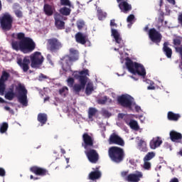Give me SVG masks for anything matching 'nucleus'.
Segmentation results:
<instances>
[{
  "instance_id": "1",
  "label": "nucleus",
  "mask_w": 182,
  "mask_h": 182,
  "mask_svg": "<svg viewBox=\"0 0 182 182\" xmlns=\"http://www.w3.org/2000/svg\"><path fill=\"white\" fill-rule=\"evenodd\" d=\"M11 48L14 50H21L23 53H31L35 50L36 48V43L35 41L29 37H25L24 33H14L11 34Z\"/></svg>"
},
{
  "instance_id": "2",
  "label": "nucleus",
  "mask_w": 182,
  "mask_h": 182,
  "mask_svg": "<svg viewBox=\"0 0 182 182\" xmlns=\"http://www.w3.org/2000/svg\"><path fill=\"white\" fill-rule=\"evenodd\" d=\"M127 69L132 73V75H139V76H142V77H146V68L144 66L139 63L133 62L132 59L127 58L125 63Z\"/></svg>"
},
{
  "instance_id": "3",
  "label": "nucleus",
  "mask_w": 182,
  "mask_h": 182,
  "mask_svg": "<svg viewBox=\"0 0 182 182\" xmlns=\"http://www.w3.org/2000/svg\"><path fill=\"white\" fill-rule=\"evenodd\" d=\"M108 156L114 163H122L124 160V149L119 146H111L108 149Z\"/></svg>"
},
{
  "instance_id": "4",
  "label": "nucleus",
  "mask_w": 182,
  "mask_h": 182,
  "mask_svg": "<svg viewBox=\"0 0 182 182\" xmlns=\"http://www.w3.org/2000/svg\"><path fill=\"white\" fill-rule=\"evenodd\" d=\"M70 55H75L74 56L66 55L63 58V63L62 65V69L64 72H72V65H73V62H76L79 59L77 55L79 52L77 50H75V48L70 49Z\"/></svg>"
},
{
  "instance_id": "5",
  "label": "nucleus",
  "mask_w": 182,
  "mask_h": 182,
  "mask_svg": "<svg viewBox=\"0 0 182 182\" xmlns=\"http://www.w3.org/2000/svg\"><path fill=\"white\" fill-rule=\"evenodd\" d=\"M16 90L17 92L16 97L18 102L23 106H28V90H26L23 85L19 83L16 87Z\"/></svg>"
},
{
  "instance_id": "6",
  "label": "nucleus",
  "mask_w": 182,
  "mask_h": 182,
  "mask_svg": "<svg viewBox=\"0 0 182 182\" xmlns=\"http://www.w3.org/2000/svg\"><path fill=\"white\" fill-rule=\"evenodd\" d=\"M14 23V17L6 13L0 17V26L4 32H8L12 29V24Z\"/></svg>"
},
{
  "instance_id": "7",
  "label": "nucleus",
  "mask_w": 182,
  "mask_h": 182,
  "mask_svg": "<svg viewBox=\"0 0 182 182\" xmlns=\"http://www.w3.org/2000/svg\"><path fill=\"white\" fill-rule=\"evenodd\" d=\"M117 102L119 106H122V107L132 110V106H133L134 98L127 94H122V95L117 97Z\"/></svg>"
},
{
  "instance_id": "8",
  "label": "nucleus",
  "mask_w": 182,
  "mask_h": 182,
  "mask_svg": "<svg viewBox=\"0 0 182 182\" xmlns=\"http://www.w3.org/2000/svg\"><path fill=\"white\" fill-rule=\"evenodd\" d=\"M30 60L31 62V66L33 69H40L43 64L45 58H43L41 52L36 51L30 55Z\"/></svg>"
},
{
  "instance_id": "9",
  "label": "nucleus",
  "mask_w": 182,
  "mask_h": 182,
  "mask_svg": "<svg viewBox=\"0 0 182 182\" xmlns=\"http://www.w3.org/2000/svg\"><path fill=\"white\" fill-rule=\"evenodd\" d=\"M63 44L60 42V40L56 38H51L47 40V49L50 52H58L60 49H62Z\"/></svg>"
},
{
  "instance_id": "10",
  "label": "nucleus",
  "mask_w": 182,
  "mask_h": 182,
  "mask_svg": "<svg viewBox=\"0 0 182 182\" xmlns=\"http://www.w3.org/2000/svg\"><path fill=\"white\" fill-rule=\"evenodd\" d=\"M149 37L151 42L156 43V45H159L160 42H161V39H163V36H161V33L157 31V30H156L154 28H151L149 31Z\"/></svg>"
},
{
  "instance_id": "11",
  "label": "nucleus",
  "mask_w": 182,
  "mask_h": 182,
  "mask_svg": "<svg viewBox=\"0 0 182 182\" xmlns=\"http://www.w3.org/2000/svg\"><path fill=\"white\" fill-rule=\"evenodd\" d=\"M73 76L75 78L78 82H80L81 79L84 80V82H87L89 80V70L85 69L81 71H74L73 72Z\"/></svg>"
},
{
  "instance_id": "12",
  "label": "nucleus",
  "mask_w": 182,
  "mask_h": 182,
  "mask_svg": "<svg viewBox=\"0 0 182 182\" xmlns=\"http://www.w3.org/2000/svg\"><path fill=\"white\" fill-rule=\"evenodd\" d=\"M85 154L90 163L96 164L99 161V153L95 149H90L85 151Z\"/></svg>"
},
{
  "instance_id": "13",
  "label": "nucleus",
  "mask_w": 182,
  "mask_h": 182,
  "mask_svg": "<svg viewBox=\"0 0 182 182\" xmlns=\"http://www.w3.org/2000/svg\"><path fill=\"white\" fill-rule=\"evenodd\" d=\"M82 141H83L82 143V147L87 149H89V147H93L95 139H93V137L89 135V134L85 132L82 134Z\"/></svg>"
},
{
  "instance_id": "14",
  "label": "nucleus",
  "mask_w": 182,
  "mask_h": 182,
  "mask_svg": "<svg viewBox=\"0 0 182 182\" xmlns=\"http://www.w3.org/2000/svg\"><path fill=\"white\" fill-rule=\"evenodd\" d=\"M118 6L123 14H129L132 11V4L127 3V0H117Z\"/></svg>"
},
{
  "instance_id": "15",
  "label": "nucleus",
  "mask_w": 182,
  "mask_h": 182,
  "mask_svg": "<svg viewBox=\"0 0 182 182\" xmlns=\"http://www.w3.org/2000/svg\"><path fill=\"white\" fill-rule=\"evenodd\" d=\"M109 143L110 144H117V146H124V141L116 133H112L110 135L109 138Z\"/></svg>"
},
{
  "instance_id": "16",
  "label": "nucleus",
  "mask_w": 182,
  "mask_h": 182,
  "mask_svg": "<svg viewBox=\"0 0 182 182\" xmlns=\"http://www.w3.org/2000/svg\"><path fill=\"white\" fill-rule=\"evenodd\" d=\"M87 83V81H85L83 78H81L80 82H79V84H75L73 87V92L75 95H80L82 90H85V87H86Z\"/></svg>"
},
{
  "instance_id": "17",
  "label": "nucleus",
  "mask_w": 182,
  "mask_h": 182,
  "mask_svg": "<svg viewBox=\"0 0 182 182\" xmlns=\"http://www.w3.org/2000/svg\"><path fill=\"white\" fill-rule=\"evenodd\" d=\"M17 63L21 68L23 72L26 73L29 70V65L31 63L29 57H24L23 60H18Z\"/></svg>"
},
{
  "instance_id": "18",
  "label": "nucleus",
  "mask_w": 182,
  "mask_h": 182,
  "mask_svg": "<svg viewBox=\"0 0 182 182\" xmlns=\"http://www.w3.org/2000/svg\"><path fill=\"white\" fill-rule=\"evenodd\" d=\"M30 171H31V173H33V174H36V176H40L41 177L46 176L48 173L46 168L36 166L31 167Z\"/></svg>"
},
{
  "instance_id": "19",
  "label": "nucleus",
  "mask_w": 182,
  "mask_h": 182,
  "mask_svg": "<svg viewBox=\"0 0 182 182\" xmlns=\"http://www.w3.org/2000/svg\"><path fill=\"white\" fill-rule=\"evenodd\" d=\"M143 178V173L140 171H135L134 173H129L127 177V181L128 182H139L141 178Z\"/></svg>"
},
{
  "instance_id": "20",
  "label": "nucleus",
  "mask_w": 182,
  "mask_h": 182,
  "mask_svg": "<svg viewBox=\"0 0 182 182\" xmlns=\"http://www.w3.org/2000/svg\"><path fill=\"white\" fill-rule=\"evenodd\" d=\"M55 26L57 29H65V23L62 21V16L59 13L54 14Z\"/></svg>"
},
{
  "instance_id": "21",
  "label": "nucleus",
  "mask_w": 182,
  "mask_h": 182,
  "mask_svg": "<svg viewBox=\"0 0 182 182\" xmlns=\"http://www.w3.org/2000/svg\"><path fill=\"white\" fill-rule=\"evenodd\" d=\"M111 31L112 36L114 37L116 43H118L119 48H123V46H124V42L122 39V37H120V33H119V31L114 28H112Z\"/></svg>"
},
{
  "instance_id": "22",
  "label": "nucleus",
  "mask_w": 182,
  "mask_h": 182,
  "mask_svg": "<svg viewBox=\"0 0 182 182\" xmlns=\"http://www.w3.org/2000/svg\"><path fill=\"white\" fill-rule=\"evenodd\" d=\"M75 38L77 43H80L81 45H86V42H87V36L83 34L81 32L77 33Z\"/></svg>"
},
{
  "instance_id": "23",
  "label": "nucleus",
  "mask_w": 182,
  "mask_h": 182,
  "mask_svg": "<svg viewBox=\"0 0 182 182\" xmlns=\"http://www.w3.org/2000/svg\"><path fill=\"white\" fill-rule=\"evenodd\" d=\"M163 143V141L161 139L159 136L154 138L149 143V146L152 150H155V149H157V147H160L161 146V144Z\"/></svg>"
},
{
  "instance_id": "24",
  "label": "nucleus",
  "mask_w": 182,
  "mask_h": 182,
  "mask_svg": "<svg viewBox=\"0 0 182 182\" xmlns=\"http://www.w3.org/2000/svg\"><path fill=\"white\" fill-rule=\"evenodd\" d=\"M162 50L168 59L173 55V50L168 47V42L164 43Z\"/></svg>"
},
{
  "instance_id": "25",
  "label": "nucleus",
  "mask_w": 182,
  "mask_h": 182,
  "mask_svg": "<svg viewBox=\"0 0 182 182\" xmlns=\"http://www.w3.org/2000/svg\"><path fill=\"white\" fill-rule=\"evenodd\" d=\"M169 134L171 141L177 142L182 139V134L180 132H177L176 131H171Z\"/></svg>"
},
{
  "instance_id": "26",
  "label": "nucleus",
  "mask_w": 182,
  "mask_h": 182,
  "mask_svg": "<svg viewBox=\"0 0 182 182\" xmlns=\"http://www.w3.org/2000/svg\"><path fill=\"white\" fill-rule=\"evenodd\" d=\"M181 117L180 114H176L171 111H169L167 114V119L171 122H178V119Z\"/></svg>"
},
{
  "instance_id": "27",
  "label": "nucleus",
  "mask_w": 182,
  "mask_h": 182,
  "mask_svg": "<svg viewBox=\"0 0 182 182\" xmlns=\"http://www.w3.org/2000/svg\"><path fill=\"white\" fill-rule=\"evenodd\" d=\"M100 177H102V172H100V171H98V168H97L96 171H92L89 173L90 180H99Z\"/></svg>"
},
{
  "instance_id": "28",
  "label": "nucleus",
  "mask_w": 182,
  "mask_h": 182,
  "mask_svg": "<svg viewBox=\"0 0 182 182\" xmlns=\"http://www.w3.org/2000/svg\"><path fill=\"white\" fill-rule=\"evenodd\" d=\"M37 120L41 123V126H44L48 122V114L45 113H39L37 117Z\"/></svg>"
},
{
  "instance_id": "29",
  "label": "nucleus",
  "mask_w": 182,
  "mask_h": 182,
  "mask_svg": "<svg viewBox=\"0 0 182 182\" xmlns=\"http://www.w3.org/2000/svg\"><path fill=\"white\" fill-rule=\"evenodd\" d=\"M43 12L47 16H52L53 15V8H52V6L46 4L43 6Z\"/></svg>"
},
{
  "instance_id": "30",
  "label": "nucleus",
  "mask_w": 182,
  "mask_h": 182,
  "mask_svg": "<svg viewBox=\"0 0 182 182\" xmlns=\"http://www.w3.org/2000/svg\"><path fill=\"white\" fill-rule=\"evenodd\" d=\"M138 149L140 151L146 153L148 151L147 144L143 139H140L138 143Z\"/></svg>"
},
{
  "instance_id": "31",
  "label": "nucleus",
  "mask_w": 182,
  "mask_h": 182,
  "mask_svg": "<svg viewBox=\"0 0 182 182\" xmlns=\"http://www.w3.org/2000/svg\"><path fill=\"white\" fill-rule=\"evenodd\" d=\"M95 88L93 87V82H87L85 87V94L87 96H90V94L92 93Z\"/></svg>"
},
{
  "instance_id": "32",
  "label": "nucleus",
  "mask_w": 182,
  "mask_h": 182,
  "mask_svg": "<svg viewBox=\"0 0 182 182\" xmlns=\"http://www.w3.org/2000/svg\"><path fill=\"white\" fill-rule=\"evenodd\" d=\"M59 12L63 16H69V15H70V12H72V9H70V8L65 6L60 9Z\"/></svg>"
},
{
  "instance_id": "33",
  "label": "nucleus",
  "mask_w": 182,
  "mask_h": 182,
  "mask_svg": "<svg viewBox=\"0 0 182 182\" xmlns=\"http://www.w3.org/2000/svg\"><path fill=\"white\" fill-rule=\"evenodd\" d=\"M97 16L98 17L99 21H103V19L106 18V16H107V13L104 12L103 10L98 8L97 11Z\"/></svg>"
},
{
  "instance_id": "34",
  "label": "nucleus",
  "mask_w": 182,
  "mask_h": 182,
  "mask_svg": "<svg viewBox=\"0 0 182 182\" xmlns=\"http://www.w3.org/2000/svg\"><path fill=\"white\" fill-rule=\"evenodd\" d=\"M129 126L133 130L137 131V130H139V129H140V127H139V124L137 123V121H136L134 119H131L130 120V122L129 123Z\"/></svg>"
},
{
  "instance_id": "35",
  "label": "nucleus",
  "mask_w": 182,
  "mask_h": 182,
  "mask_svg": "<svg viewBox=\"0 0 182 182\" xmlns=\"http://www.w3.org/2000/svg\"><path fill=\"white\" fill-rule=\"evenodd\" d=\"M10 76L11 75L9 74V73L6 71H3L0 77V82H3L4 83H5V82H6L9 79Z\"/></svg>"
},
{
  "instance_id": "36",
  "label": "nucleus",
  "mask_w": 182,
  "mask_h": 182,
  "mask_svg": "<svg viewBox=\"0 0 182 182\" xmlns=\"http://www.w3.org/2000/svg\"><path fill=\"white\" fill-rule=\"evenodd\" d=\"M156 157V153L151 151L146 154V155L144 157V161H150L152 159Z\"/></svg>"
},
{
  "instance_id": "37",
  "label": "nucleus",
  "mask_w": 182,
  "mask_h": 182,
  "mask_svg": "<svg viewBox=\"0 0 182 182\" xmlns=\"http://www.w3.org/2000/svg\"><path fill=\"white\" fill-rule=\"evenodd\" d=\"M97 113V109L95 107H90L88 109V119H93L94 116H96Z\"/></svg>"
},
{
  "instance_id": "38",
  "label": "nucleus",
  "mask_w": 182,
  "mask_h": 182,
  "mask_svg": "<svg viewBox=\"0 0 182 182\" xmlns=\"http://www.w3.org/2000/svg\"><path fill=\"white\" fill-rule=\"evenodd\" d=\"M9 127V125L8 124L7 122H3L0 127V133H1V134H4V133H6Z\"/></svg>"
},
{
  "instance_id": "39",
  "label": "nucleus",
  "mask_w": 182,
  "mask_h": 182,
  "mask_svg": "<svg viewBox=\"0 0 182 182\" xmlns=\"http://www.w3.org/2000/svg\"><path fill=\"white\" fill-rule=\"evenodd\" d=\"M76 25H77V28L78 29V31H82V29H83V28H85V21L83 20H78L76 22Z\"/></svg>"
},
{
  "instance_id": "40",
  "label": "nucleus",
  "mask_w": 182,
  "mask_h": 182,
  "mask_svg": "<svg viewBox=\"0 0 182 182\" xmlns=\"http://www.w3.org/2000/svg\"><path fill=\"white\" fill-rule=\"evenodd\" d=\"M5 90H6V84L5 82L0 81V95H4L5 93Z\"/></svg>"
},
{
  "instance_id": "41",
  "label": "nucleus",
  "mask_w": 182,
  "mask_h": 182,
  "mask_svg": "<svg viewBox=\"0 0 182 182\" xmlns=\"http://www.w3.org/2000/svg\"><path fill=\"white\" fill-rule=\"evenodd\" d=\"M67 84L69 87H73V86H75V78L69 77L67 79Z\"/></svg>"
},
{
  "instance_id": "42",
  "label": "nucleus",
  "mask_w": 182,
  "mask_h": 182,
  "mask_svg": "<svg viewBox=\"0 0 182 182\" xmlns=\"http://www.w3.org/2000/svg\"><path fill=\"white\" fill-rule=\"evenodd\" d=\"M68 92H69V88H68V87H63L59 90V94L63 96H66V95H68Z\"/></svg>"
},
{
  "instance_id": "43",
  "label": "nucleus",
  "mask_w": 182,
  "mask_h": 182,
  "mask_svg": "<svg viewBox=\"0 0 182 182\" xmlns=\"http://www.w3.org/2000/svg\"><path fill=\"white\" fill-rule=\"evenodd\" d=\"M14 97H15V92H7L5 94V98L7 100H14Z\"/></svg>"
},
{
  "instance_id": "44",
  "label": "nucleus",
  "mask_w": 182,
  "mask_h": 182,
  "mask_svg": "<svg viewBox=\"0 0 182 182\" xmlns=\"http://www.w3.org/2000/svg\"><path fill=\"white\" fill-rule=\"evenodd\" d=\"M107 102V96H104L102 98L97 100L98 105H106Z\"/></svg>"
},
{
  "instance_id": "45",
  "label": "nucleus",
  "mask_w": 182,
  "mask_h": 182,
  "mask_svg": "<svg viewBox=\"0 0 182 182\" xmlns=\"http://www.w3.org/2000/svg\"><path fill=\"white\" fill-rule=\"evenodd\" d=\"M60 5H63V6H72V4H70V1L69 0H60Z\"/></svg>"
},
{
  "instance_id": "46",
  "label": "nucleus",
  "mask_w": 182,
  "mask_h": 182,
  "mask_svg": "<svg viewBox=\"0 0 182 182\" xmlns=\"http://www.w3.org/2000/svg\"><path fill=\"white\" fill-rule=\"evenodd\" d=\"M144 168L145 170H150L151 168V164L149 161H144Z\"/></svg>"
},
{
  "instance_id": "47",
  "label": "nucleus",
  "mask_w": 182,
  "mask_h": 182,
  "mask_svg": "<svg viewBox=\"0 0 182 182\" xmlns=\"http://www.w3.org/2000/svg\"><path fill=\"white\" fill-rule=\"evenodd\" d=\"M14 14L17 18H23V14L21 10H16L14 11Z\"/></svg>"
},
{
  "instance_id": "48",
  "label": "nucleus",
  "mask_w": 182,
  "mask_h": 182,
  "mask_svg": "<svg viewBox=\"0 0 182 182\" xmlns=\"http://www.w3.org/2000/svg\"><path fill=\"white\" fill-rule=\"evenodd\" d=\"M128 174H129V171H124L121 173V176L122 177L124 178V180H125V181H127V176H129Z\"/></svg>"
},
{
  "instance_id": "49",
  "label": "nucleus",
  "mask_w": 182,
  "mask_h": 182,
  "mask_svg": "<svg viewBox=\"0 0 182 182\" xmlns=\"http://www.w3.org/2000/svg\"><path fill=\"white\" fill-rule=\"evenodd\" d=\"M173 45L175 46H180V45H181V40H180L178 38H174L173 39Z\"/></svg>"
},
{
  "instance_id": "50",
  "label": "nucleus",
  "mask_w": 182,
  "mask_h": 182,
  "mask_svg": "<svg viewBox=\"0 0 182 182\" xmlns=\"http://www.w3.org/2000/svg\"><path fill=\"white\" fill-rule=\"evenodd\" d=\"M6 176V171L4 168H0V177H5Z\"/></svg>"
},
{
  "instance_id": "51",
  "label": "nucleus",
  "mask_w": 182,
  "mask_h": 182,
  "mask_svg": "<svg viewBox=\"0 0 182 182\" xmlns=\"http://www.w3.org/2000/svg\"><path fill=\"white\" fill-rule=\"evenodd\" d=\"M134 20V15L133 14L129 15L127 18V22H129V23L133 22Z\"/></svg>"
},
{
  "instance_id": "52",
  "label": "nucleus",
  "mask_w": 182,
  "mask_h": 182,
  "mask_svg": "<svg viewBox=\"0 0 182 182\" xmlns=\"http://www.w3.org/2000/svg\"><path fill=\"white\" fill-rule=\"evenodd\" d=\"M4 109L7 112H9V113H11V114H14V109H11V107L6 106V107H4Z\"/></svg>"
},
{
  "instance_id": "53",
  "label": "nucleus",
  "mask_w": 182,
  "mask_h": 182,
  "mask_svg": "<svg viewBox=\"0 0 182 182\" xmlns=\"http://www.w3.org/2000/svg\"><path fill=\"white\" fill-rule=\"evenodd\" d=\"M47 60L51 65V66H53V61H52V59H50V55H48L47 56Z\"/></svg>"
},
{
  "instance_id": "54",
  "label": "nucleus",
  "mask_w": 182,
  "mask_h": 182,
  "mask_svg": "<svg viewBox=\"0 0 182 182\" xmlns=\"http://www.w3.org/2000/svg\"><path fill=\"white\" fill-rule=\"evenodd\" d=\"M159 23H161V25H163V23L164 22V16H161V17H159Z\"/></svg>"
},
{
  "instance_id": "55",
  "label": "nucleus",
  "mask_w": 182,
  "mask_h": 182,
  "mask_svg": "<svg viewBox=\"0 0 182 182\" xmlns=\"http://www.w3.org/2000/svg\"><path fill=\"white\" fill-rule=\"evenodd\" d=\"M110 26H117V24L116 23L114 19H112V20L110 21Z\"/></svg>"
},
{
  "instance_id": "56",
  "label": "nucleus",
  "mask_w": 182,
  "mask_h": 182,
  "mask_svg": "<svg viewBox=\"0 0 182 182\" xmlns=\"http://www.w3.org/2000/svg\"><path fill=\"white\" fill-rule=\"evenodd\" d=\"M178 23H180V25H181L182 26V14L178 16Z\"/></svg>"
},
{
  "instance_id": "57",
  "label": "nucleus",
  "mask_w": 182,
  "mask_h": 182,
  "mask_svg": "<svg viewBox=\"0 0 182 182\" xmlns=\"http://www.w3.org/2000/svg\"><path fill=\"white\" fill-rule=\"evenodd\" d=\"M9 93H14V85H12L9 89V91H8Z\"/></svg>"
},
{
  "instance_id": "58",
  "label": "nucleus",
  "mask_w": 182,
  "mask_h": 182,
  "mask_svg": "<svg viewBox=\"0 0 182 182\" xmlns=\"http://www.w3.org/2000/svg\"><path fill=\"white\" fill-rule=\"evenodd\" d=\"M135 110H136V112H140V110H141V107H140V106H139V105H136L135 106Z\"/></svg>"
},
{
  "instance_id": "59",
  "label": "nucleus",
  "mask_w": 182,
  "mask_h": 182,
  "mask_svg": "<svg viewBox=\"0 0 182 182\" xmlns=\"http://www.w3.org/2000/svg\"><path fill=\"white\" fill-rule=\"evenodd\" d=\"M169 182H179V181L177 178H173Z\"/></svg>"
},
{
  "instance_id": "60",
  "label": "nucleus",
  "mask_w": 182,
  "mask_h": 182,
  "mask_svg": "<svg viewBox=\"0 0 182 182\" xmlns=\"http://www.w3.org/2000/svg\"><path fill=\"white\" fill-rule=\"evenodd\" d=\"M169 4L172 5H176V0H167Z\"/></svg>"
},
{
  "instance_id": "61",
  "label": "nucleus",
  "mask_w": 182,
  "mask_h": 182,
  "mask_svg": "<svg viewBox=\"0 0 182 182\" xmlns=\"http://www.w3.org/2000/svg\"><path fill=\"white\" fill-rule=\"evenodd\" d=\"M147 89H148V90H154V89H156V87H154V86H148Z\"/></svg>"
},
{
  "instance_id": "62",
  "label": "nucleus",
  "mask_w": 182,
  "mask_h": 182,
  "mask_svg": "<svg viewBox=\"0 0 182 182\" xmlns=\"http://www.w3.org/2000/svg\"><path fill=\"white\" fill-rule=\"evenodd\" d=\"M118 117L119 119H123V117H124V114H123V113L118 114Z\"/></svg>"
},
{
  "instance_id": "63",
  "label": "nucleus",
  "mask_w": 182,
  "mask_h": 182,
  "mask_svg": "<svg viewBox=\"0 0 182 182\" xmlns=\"http://www.w3.org/2000/svg\"><path fill=\"white\" fill-rule=\"evenodd\" d=\"M40 77H42V79H48V76L43 75V74H41Z\"/></svg>"
},
{
  "instance_id": "64",
  "label": "nucleus",
  "mask_w": 182,
  "mask_h": 182,
  "mask_svg": "<svg viewBox=\"0 0 182 182\" xmlns=\"http://www.w3.org/2000/svg\"><path fill=\"white\" fill-rule=\"evenodd\" d=\"M60 151H61L62 154H66V151L64 149H61Z\"/></svg>"
}]
</instances>
